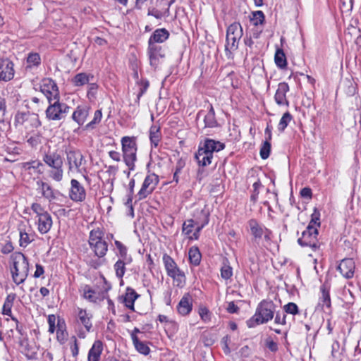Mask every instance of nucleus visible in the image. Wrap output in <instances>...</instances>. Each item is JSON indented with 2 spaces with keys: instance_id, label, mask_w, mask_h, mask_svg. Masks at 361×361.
Segmentation results:
<instances>
[{
  "instance_id": "4468645a",
  "label": "nucleus",
  "mask_w": 361,
  "mask_h": 361,
  "mask_svg": "<svg viewBox=\"0 0 361 361\" xmlns=\"http://www.w3.org/2000/svg\"><path fill=\"white\" fill-rule=\"evenodd\" d=\"M147 55L149 56L150 65L157 66L159 59L164 57L162 47L157 43L148 41Z\"/></svg>"
},
{
  "instance_id": "5fc2aeb1",
  "label": "nucleus",
  "mask_w": 361,
  "mask_h": 361,
  "mask_svg": "<svg viewBox=\"0 0 361 361\" xmlns=\"http://www.w3.org/2000/svg\"><path fill=\"white\" fill-rule=\"evenodd\" d=\"M102 117V113L101 110H97L94 114V118L92 121L87 123L85 126L86 128H94V125L99 123L101 121Z\"/></svg>"
},
{
  "instance_id": "dca6fc26",
  "label": "nucleus",
  "mask_w": 361,
  "mask_h": 361,
  "mask_svg": "<svg viewBox=\"0 0 361 361\" xmlns=\"http://www.w3.org/2000/svg\"><path fill=\"white\" fill-rule=\"evenodd\" d=\"M70 197L75 202H82L85 199L86 192L84 187L75 179L71 181Z\"/></svg>"
},
{
  "instance_id": "0e129e2a",
  "label": "nucleus",
  "mask_w": 361,
  "mask_h": 361,
  "mask_svg": "<svg viewBox=\"0 0 361 361\" xmlns=\"http://www.w3.org/2000/svg\"><path fill=\"white\" fill-rule=\"evenodd\" d=\"M56 319V318L54 314H50L48 316L49 331L50 333H54L55 331Z\"/></svg>"
},
{
  "instance_id": "6e6552de",
  "label": "nucleus",
  "mask_w": 361,
  "mask_h": 361,
  "mask_svg": "<svg viewBox=\"0 0 361 361\" xmlns=\"http://www.w3.org/2000/svg\"><path fill=\"white\" fill-rule=\"evenodd\" d=\"M49 106L45 113L49 121H59L63 119L70 110V106L65 103L60 102V98L48 101Z\"/></svg>"
},
{
  "instance_id": "4be33fe9",
  "label": "nucleus",
  "mask_w": 361,
  "mask_h": 361,
  "mask_svg": "<svg viewBox=\"0 0 361 361\" xmlns=\"http://www.w3.org/2000/svg\"><path fill=\"white\" fill-rule=\"evenodd\" d=\"M89 114V108L85 106H78L72 114V118L79 126L83 125Z\"/></svg>"
},
{
  "instance_id": "de8ad7c7",
  "label": "nucleus",
  "mask_w": 361,
  "mask_h": 361,
  "mask_svg": "<svg viewBox=\"0 0 361 361\" xmlns=\"http://www.w3.org/2000/svg\"><path fill=\"white\" fill-rule=\"evenodd\" d=\"M29 116L30 114L28 113L17 112L15 116L14 125L16 126L24 125L27 121H28Z\"/></svg>"
},
{
  "instance_id": "338daca9",
  "label": "nucleus",
  "mask_w": 361,
  "mask_h": 361,
  "mask_svg": "<svg viewBox=\"0 0 361 361\" xmlns=\"http://www.w3.org/2000/svg\"><path fill=\"white\" fill-rule=\"evenodd\" d=\"M147 15L154 16L157 19H161L163 17V13L154 8H149Z\"/></svg>"
},
{
  "instance_id": "7ed1b4c3",
  "label": "nucleus",
  "mask_w": 361,
  "mask_h": 361,
  "mask_svg": "<svg viewBox=\"0 0 361 361\" xmlns=\"http://www.w3.org/2000/svg\"><path fill=\"white\" fill-rule=\"evenodd\" d=\"M121 142L123 160L128 168L127 176H129L130 171L135 169L137 151L136 137L124 136L121 138Z\"/></svg>"
},
{
  "instance_id": "a211bd4d",
  "label": "nucleus",
  "mask_w": 361,
  "mask_h": 361,
  "mask_svg": "<svg viewBox=\"0 0 361 361\" xmlns=\"http://www.w3.org/2000/svg\"><path fill=\"white\" fill-rule=\"evenodd\" d=\"M289 91V86L286 82H280L276 90L274 99L278 105L286 106H289V102L286 98V93Z\"/></svg>"
},
{
  "instance_id": "c9c22d12",
  "label": "nucleus",
  "mask_w": 361,
  "mask_h": 361,
  "mask_svg": "<svg viewBox=\"0 0 361 361\" xmlns=\"http://www.w3.org/2000/svg\"><path fill=\"white\" fill-rule=\"evenodd\" d=\"M274 61L276 66L281 68H283L287 66L286 55L281 49H278L275 53Z\"/></svg>"
},
{
  "instance_id": "1a4fd4ad",
  "label": "nucleus",
  "mask_w": 361,
  "mask_h": 361,
  "mask_svg": "<svg viewBox=\"0 0 361 361\" xmlns=\"http://www.w3.org/2000/svg\"><path fill=\"white\" fill-rule=\"evenodd\" d=\"M66 158L69 171L76 170L78 173H82L87 181H90L89 178L84 174L87 172L85 167L86 160L80 151L70 150L66 152Z\"/></svg>"
},
{
  "instance_id": "58836bf2",
  "label": "nucleus",
  "mask_w": 361,
  "mask_h": 361,
  "mask_svg": "<svg viewBox=\"0 0 361 361\" xmlns=\"http://www.w3.org/2000/svg\"><path fill=\"white\" fill-rule=\"evenodd\" d=\"M189 259L193 265H198L201 260V254L197 247H191L188 252Z\"/></svg>"
},
{
  "instance_id": "69168bd1",
  "label": "nucleus",
  "mask_w": 361,
  "mask_h": 361,
  "mask_svg": "<svg viewBox=\"0 0 361 361\" xmlns=\"http://www.w3.org/2000/svg\"><path fill=\"white\" fill-rule=\"evenodd\" d=\"M27 142L31 147H36L40 143V136L39 135H35L27 139Z\"/></svg>"
},
{
  "instance_id": "b1692460",
  "label": "nucleus",
  "mask_w": 361,
  "mask_h": 361,
  "mask_svg": "<svg viewBox=\"0 0 361 361\" xmlns=\"http://www.w3.org/2000/svg\"><path fill=\"white\" fill-rule=\"evenodd\" d=\"M37 229L42 234H45L49 231L52 226V219L48 213L37 219Z\"/></svg>"
},
{
  "instance_id": "a18cd8bd",
  "label": "nucleus",
  "mask_w": 361,
  "mask_h": 361,
  "mask_svg": "<svg viewBox=\"0 0 361 361\" xmlns=\"http://www.w3.org/2000/svg\"><path fill=\"white\" fill-rule=\"evenodd\" d=\"M150 141L154 147H157L160 140L159 128L152 126L149 130Z\"/></svg>"
},
{
  "instance_id": "8fccbe9b",
  "label": "nucleus",
  "mask_w": 361,
  "mask_h": 361,
  "mask_svg": "<svg viewBox=\"0 0 361 361\" xmlns=\"http://www.w3.org/2000/svg\"><path fill=\"white\" fill-rule=\"evenodd\" d=\"M271 152V143L270 141L266 140L260 149V157L262 159H266L269 157Z\"/></svg>"
},
{
  "instance_id": "864d4df0",
  "label": "nucleus",
  "mask_w": 361,
  "mask_h": 361,
  "mask_svg": "<svg viewBox=\"0 0 361 361\" xmlns=\"http://www.w3.org/2000/svg\"><path fill=\"white\" fill-rule=\"evenodd\" d=\"M284 313L296 315L299 313L298 305L294 302H288L283 306Z\"/></svg>"
},
{
  "instance_id": "13d9d810",
  "label": "nucleus",
  "mask_w": 361,
  "mask_h": 361,
  "mask_svg": "<svg viewBox=\"0 0 361 361\" xmlns=\"http://www.w3.org/2000/svg\"><path fill=\"white\" fill-rule=\"evenodd\" d=\"M30 104L35 105V110L39 111L43 109L44 106V103L42 100L37 97H32L30 98Z\"/></svg>"
},
{
  "instance_id": "2eb2a0df",
  "label": "nucleus",
  "mask_w": 361,
  "mask_h": 361,
  "mask_svg": "<svg viewBox=\"0 0 361 361\" xmlns=\"http://www.w3.org/2000/svg\"><path fill=\"white\" fill-rule=\"evenodd\" d=\"M13 76V63L8 59H0V81H10Z\"/></svg>"
},
{
  "instance_id": "f3484780",
  "label": "nucleus",
  "mask_w": 361,
  "mask_h": 361,
  "mask_svg": "<svg viewBox=\"0 0 361 361\" xmlns=\"http://www.w3.org/2000/svg\"><path fill=\"white\" fill-rule=\"evenodd\" d=\"M80 292L82 293V296L90 302L97 303L104 298L99 292L95 291L89 285L82 286Z\"/></svg>"
},
{
  "instance_id": "052dcab7",
  "label": "nucleus",
  "mask_w": 361,
  "mask_h": 361,
  "mask_svg": "<svg viewBox=\"0 0 361 361\" xmlns=\"http://www.w3.org/2000/svg\"><path fill=\"white\" fill-rule=\"evenodd\" d=\"M27 122H29L30 126L33 128H38L41 126V122L37 114H30Z\"/></svg>"
},
{
  "instance_id": "a878e982",
  "label": "nucleus",
  "mask_w": 361,
  "mask_h": 361,
  "mask_svg": "<svg viewBox=\"0 0 361 361\" xmlns=\"http://www.w3.org/2000/svg\"><path fill=\"white\" fill-rule=\"evenodd\" d=\"M139 297V295L131 288H127L126 293L123 297V302L130 310L135 311L134 302Z\"/></svg>"
},
{
  "instance_id": "4d7b16f0",
  "label": "nucleus",
  "mask_w": 361,
  "mask_h": 361,
  "mask_svg": "<svg viewBox=\"0 0 361 361\" xmlns=\"http://www.w3.org/2000/svg\"><path fill=\"white\" fill-rule=\"evenodd\" d=\"M20 245L21 247H26L28 244L31 243V240L30 239L29 235L23 230H20Z\"/></svg>"
},
{
  "instance_id": "e433bc0d",
  "label": "nucleus",
  "mask_w": 361,
  "mask_h": 361,
  "mask_svg": "<svg viewBox=\"0 0 361 361\" xmlns=\"http://www.w3.org/2000/svg\"><path fill=\"white\" fill-rule=\"evenodd\" d=\"M252 16L250 21L255 27H259V25H262L264 24L265 16L262 11H254L252 13Z\"/></svg>"
},
{
  "instance_id": "9d476101",
  "label": "nucleus",
  "mask_w": 361,
  "mask_h": 361,
  "mask_svg": "<svg viewBox=\"0 0 361 361\" xmlns=\"http://www.w3.org/2000/svg\"><path fill=\"white\" fill-rule=\"evenodd\" d=\"M248 225L250 229V233L254 238L255 242H259L262 238L264 240L269 243L272 238V231L265 227L264 226L258 223L254 219L248 221Z\"/></svg>"
},
{
  "instance_id": "37998d69",
  "label": "nucleus",
  "mask_w": 361,
  "mask_h": 361,
  "mask_svg": "<svg viewBox=\"0 0 361 361\" xmlns=\"http://www.w3.org/2000/svg\"><path fill=\"white\" fill-rule=\"evenodd\" d=\"M195 226V219H190L185 221L182 227L183 233L190 238V236H191L192 234V230Z\"/></svg>"
},
{
  "instance_id": "e2e57ef3",
  "label": "nucleus",
  "mask_w": 361,
  "mask_h": 361,
  "mask_svg": "<svg viewBox=\"0 0 361 361\" xmlns=\"http://www.w3.org/2000/svg\"><path fill=\"white\" fill-rule=\"evenodd\" d=\"M276 312V317H275V323L278 324H286V315L284 312Z\"/></svg>"
},
{
  "instance_id": "423d86ee",
  "label": "nucleus",
  "mask_w": 361,
  "mask_h": 361,
  "mask_svg": "<svg viewBox=\"0 0 361 361\" xmlns=\"http://www.w3.org/2000/svg\"><path fill=\"white\" fill-rule=\"evenodd\" d=\"M319 220V218H317L316 220L312 219L305 230L302 231L301 237L298 240L300 245L310 247L314 251L319 248L320 244L317 239L318 230L317 227L312 225V223L314 222V224H317V226H319L320 222L317 223V221Z\"/></svg>"
},
{
  "instance_id": "774afa93",
  "label": "nucleus",
  "mask_w": 361,
  "mask_h": 361,
  "mask_svg": "<svg viewBox=\"0 0 361 361\" xmlns=\"http://www.w3.org/2000/svg\"><path fill=\"white\" fill-rule=\"evenodd\" d=\"M243 42H244L245 45L247 48H249L250 51H252L253 45H254V42H253L252 36H250L247 34H246L245 37L243 39Z\"/></svg>"
},
{
  "instance_id": "680f3d73",
  "label": "nucleus",
  "mask_w": 361,
  "mask_h": 361,
  "mask_svg": "<svg viewBox=\"0 0 361 361\" xmlns=\"http://www.w3.org/2000/svg\"><path fill=\"white\" fill-rule=\"evenodd\" d=\"M149 84L148 80H142L140 82V92L137 94V99L139 100L140 98L143 95V94L147 91Z\"/></svg>"
},
{
  "instance_id": "20e7f679",
  "label": "nucleus",
  "mask_w": 361,
  "mask_h": 361,
  "mask_svg": "<svg viewBox=\"0 0 361 361\" xmlns=\"http://www.w3.org/2000/svg\"><path fill=\"white\" fill-rule=\"evenodd\" d=\"M13 269L11 271L13 281L19 285L23 283L29 272V264L25 256L20 252L12 254Z\"/></svg>"
},
{
  "instance_id": "0eeeda50",
  "label": "nucleus",
  "mask_w": 361,
  "mask_h": 361,
  "mask_svg": "<svg viewBox=\"0 0 361 361\" xmlns=\"http://www.w3.org/2000/svg\"><path fill=\"white\" fill-rule=\"evenodd\" d=\"M162 261L167 275L173 279V283L177 286H183L185 283V275L173 259L165 253L162 257Z\"/></svg>"
},
{
  "instance_id": "603ef678",
  "label": "nucleus",
  "mask_w": 361,
  "mask_h": 361,
  "mask_svg": "<svg viewBox=\"0 0 361 361\" xmlns=\"http://www.w3.org/2000/svg\"><path fill=\"white\" fill-rule=\"evenodd\" d=\"M199 315L204 322H208L211 320V312L207 307L200 306L198 310Z\"/></svg>"
},
{
  "instance_id": "7c9ffc66",
  "label": "nucleus",
  "mask_w": 361,
  "mask_h": 361,
  "mask_svg": "<svg viewBox=\"0 0 361 361\" xmlns=\"http://www.w3.org/2000/svg\"><path fill=\"white\" fill-rule=\"evenodd\" d=\"M131 338L135 349L145 355H147L150 353L149 348L142 341H140L137 336L134 334H131Z\"/></svg>"
},
{
  "instance_id": "39448f33",
  "label": "nucleus",
  "mask_w": 361,
  "mask_h": 361,
  "mask_svg": "<svg viewBox=\"0 0 361 361\" xmlns=\"http://www.w3.org/2000/svg\"><path fill=\"white\" fill-rule=\"evenodd\" d=\"M243 35V29L240 23L234 22L227 27L225 45L226 56H230L238 49L239 40Z\"/></svg>"
},
{
  "instance_id": "5701e85b",
  "label": "nucleus",
  "mask_w": 361,
  "mask_h": 361,
  "mask_svg": "<svg viewBox=\"0 0 361 361\" xmlns=\"http://www.w3.org/2000/svg\"><path fill=\"white\" fill-rule=\"evenodd\" d=\"M37 190H39L42 195L47 199L49 201H51L56 198L54 189L51 186L41 180L37 181Z\"/></svg>"
},
{
  "instance_id": "72a5a7b5",
  "label": "nucleus",
  "mask_w": 361,
  "mask_h": 361,
  "mask_svg": "<svg viewBox=\"0 0 361 361\" xmlns=\"http://www.w3.org/2000/svg\"><path fill=\"white\" fill-rule=\"evenodd\" d=\"M41 63V58L38 53H30L27 57L26 68L37 67Z\"/></svg>"
},
{
  "instance_id": "6ab92c4d",
  "label": "nucleus",
  "mask_w": 361,
  "mask_h": 361,
  "mask_svg": "<svg viewBox=\"0 0 361 361\" xmlns=\"http://www.w3.org/2000/svg\"><path fill=\"white\" fill-rule=\"evenodd\" d=\"M192 310V298L189 293L185 294L177 305V311L182 316H186Z\"/></svg>"
},
{
  "instance_id": "6e6d98bb",
  "label": "nucleus",
  "mask_w": 361,
  "mask_h": 361,
  "mask_svg": "<svg viewBox=\"0 0 361 361\" xmlns=\"http://www.w3.org/2000/svg\"><path fill=\"white\" fill-rule=\"evenodd\" d=\"M135 180L133 178H132L130 182H129V184H128V190H129V192H128V200H127V202H126V204L127 205H130V209L133 211V207L131 205V202H132V200H133V192H134V187H135Z\"/></svg>"
},
{
  "instance_id": "09e8293b",
  "label": "nucleus",
  "mask_w": 361,
  "mask_h": 361,
  "mask_svg": "<svg viewBox=\"0 0 361 361\" xmlns=\"http://www.w3.org/2000/svg\"><path fill=\"white\" fill-rule=\"evenodd\" d=\"M103 238V232L99 229L92 230L90 233L89 244L92 245L95 242L100 241Z\"/></svg>"
},
{
  "instance_id": "bf43d9fd",
  "label": "nucleus",
  "mask_w": 361,
  "mask_h": 361,
  "mask_svg": "<svg viewBox=\"0 0 361 361\" xmlns=\"http://www.w3.org/2000/svg\"><path fill=\"white\" fill-rule=\"evenodd\" d=\"M342 12H349L353 9V0H340Z\"/></svg>"
},
{
  "instance_id": "ddd939ff",
  "label": "nucleus",
  "mask_w": 361,
  "mask_h": 361,
  "mask_svg": "<svg viewBox=\"0 0 361 361\" xmlns=\"http://www.w3.org/2000/svg\"><path fill=\"white\" fill-rule=\"evenodd\" d=\"M196 213L198 216L195 217L196 228L192 235L190 236V240H197L200 236L201 230L209 223V213L203 209H197Z\"/></svg>"
},
{
  "instance_id": "c756f323",
  "label": "nucleus",
  "mask_w": 361,
  "mask_h": 361,
  "mask_svg": "<svg viewBox=\"0 0 361 361\" xmlns=\"http://www.w3.org/2000/svg\"><path fill=\"white\" fill-rule=\"evenodd\" d=\"M91 248L94 250L96 256L103 257L106 255L108 250V245L105 240H102L90 245Z\"/></svg>"
},
{
  "instance_id": "393cba45",
  "label": "nucleus",
  "mask_w": 361,
  "mask_h": 361,
  "mask_svg": "<svg viewBox=\"0 0 361 361\" xmlns=\"http://www.w3.org/2000/svg\"><path fill=\"white\" fill-rule=\"evenodd\" d=\"M103 350L102 342L97 340L94 342L88 353V361H99Z\"/></svg>"
},
{
  "instance_id": "f8f14e48",
  "label": "nucleus",
  "mask_w": 361,
  "mask_h": 361,
  "mask_svg": "<svg viewBox=\"0 0 361 361\" xmlns=\"http://www.w3.org/2000/svg\"><path fill=\"white\" fill-rule=\"evenodd\" d=\"M158 182V177L155 174L153 173L147 176L144 180L142 188L137 193L139 200L145 199L150 195L155 189Z\"/></svg>"
},
{
  "instance_id": "c85d7f7f",
  "label": "nucleus",
  "mask_w": 361,
  "mask_h": 361,
  "mask_svg": "<svg viewBox=\"0 0 361 361\" xmlns=\"http://www.w3.org/2000/svg\"><path fill=\"white\" fill-rule=\"evenodd\" d=\"M78 317L81 324L85 326L87 332L90 331L92 324L91 322L92 315L85 310L78 308Z\"/></svg>"
},
{
  "instance_id": "3c124183",
  "label": "nucleus",
  "mask_w": 361,
  "mask_h": 361,
  "mask_svg": "<svg viewBox=\"0 0 361 361\" xmlns=\"http://www.w3.org/2000/svg\"><path fill=\"white\" fill-rule=\"evenodd\" d=\"M31 209L36 214V218L39 219L41 216L48 214V212L41 206L39 203H32Z\"/></svg>"
},
{
  "instance_id": "49530a36",
  "label": "nucleus",
  "mask_w": 361,
  "mask_h": 361,
  "mask_svg": "<svg viewBox=\"0 0 361 361\" xmlns=\"http://www.w3.org/2000/svg\"><path fill=\"white\" fill-rule=\"evenodd\" d=\"M233 275V269L228 264L227 260L224 262L223 266L221 268V276L225 280L229 279Z\"/></svg>"
},
{
  "instance_id": "4c0bfd02",
  "label": "nucleus",
  "mask_w": 361,
  "mask_h": 361,
  "mask_svg": "<svg viewBox=\"0 0 361 361\" xmlns=\"http://www.w3.org/2000/svg\"><path fill=\"white\" fill-rule=\"evenodd\" d=\"M90 78H92V76L86 73H78L73 78V83L75 86H82L87 84L90 81Z\"/></svg>"
},
{
  "instance_id": "aec40b11",
  "label": "nucleus",
  "mask_w": 361,
  "mask_h": 361,
  "mask_svg": "<svg viewBox=\"0 0 361 361\" xmlns=\"http://www.w3.org/2000/svg\"><path fill=\"white\" fill-rule=\"evenodd\" d=\"M338 269L345 278L350 279L354 274L355 262L352 259H344L339 264Z\"/></svg>"
},
{
  "instance_id": "cd10ccee",
  "label": "nucleus",
  "mask_w": 361,
  "mask_h": 361,
  "mask_svg": "<svg viewBox=\"0 0 361 361\" xmlns=\"http://www.w3.org/2000/svg\"><path fill=\"white\" fill-rule=\"evenodd\" d=\"M195 157L200 166H206L212 163L213 154L199 147Z\"/></svg>"
},
{
  "instance_id": "473e14b6",
  "label": "nucleus",
  "mask_w": 361,
  "mask_h": 361,
  "mask_svg": "<svg viewBox=\"0 0 361 361\" xmlns=\"http://www.w3.org/2000/svg\"><path fill=\"white\" fill-rule=\"evenodd\" d=\"M321 290V296L319 297V304L324 306H326L327 308L331 307V298L329 290L326 288V287L323 285L320 288Z\"/></svg>"
},
{
  "instance_id": "a19ab883",
  "label": "nucleus",
  "mask_w": 361,
  "mask_h": 361,
  "mask_svg": "<svg viewBox=\"0 0 361 361\" xmlns=\"http://www.w3.org/2000/svg\"><path fill=\"white\" fill-rule=\"evenodd\" d=\"M115 245L118 250L119 256L121 258L125 259L127 263H130L132 259L130 256H128L126 247L118 240H115Z\"/></svg>"
},
{
  "instance_id": "f257e3e1",
  "label": "nucleus",
  "mask_w": 361,
  "mask_h": 361,
  "mask_svg": "<svg viewBox=\"0 0 361 361\" xmlns=\"http://www.w3.org/2000/svg\"><path fill=\"white\" fill-rule=\"evenodd\" d=\"M276 305L271 300H264L258 305L252 317L247 322L250 328L257 325L267 323L274 317Z\"/></svg>"
},
{
  "instance_id": "ea45409f",
  "label": "nucleus",
  "mask_w": 361,
  "mask_h": 361,
  "mask_svg": "<svg viewBox=\"0 0 361 361\" xmlns=\"http://www.w3.org/2000/svg\"><path fill=\"white\" fill-rule=\"evenodd\" d=\"M127 262L121 259H118L114 264V269L116 272V275L118 278L122 279L126 271V265L128 264Z\"/></svg>"
},
{
  "instance_id": "9b49d317",
  "label": "nucleus",
  "mask_w": 361,
  "mask_h": 361,
  "mask_svg": "<svg viewBox=\"0 0 361 361\" xmlns=\"http://www.w3.org/2000/svg\"><path fill=\"white\" fill-rule=\"evenodd\" d=\"M40 90L47 97V101L60 98L58 87L51 78H44L42 80Z\"/></svg>"
},
{
  "instance_id": "bb28decb",
  "label": "nucleus",
  "mask_w": 361,
  "mask_h": 361,
  "mask_svg": "<svg viewBox=\"0 0 361 361\" xmlns=\"http://www.w3.org/2000/svg\"><path fill=\"white\" fill-rule=\"evenodd\" d=\"M169 35V32L166 29L159 28L154 31L148 41L157 44L163 43L168 39Z\"/></svg>"
},
{
  "instance_id": "c03bdc74",
  "label": "nucleus",
  "mask_w": 361,
  "mask_h": 361,
  "mask_svg": "<svg viewBox=\"0 0 361 361\" xmlns=\"http://www.w3.org/2000/svg\"><path fill=\"white\" fill-rule=\"evenodd\" d=\"M292 119L293 116L288 111L284 113L278 125L279 131L283 132Z\"/></svg>"
},
{
  "instance_id": "f704fd0d",
  "label": "nucleus",
  "mask_w": 361,
  "mask_h": 361,
  "mask_svg": "<svg viewBox=\"0 0 361 361\" xmlns=\"http://www.w3.org/2000/svg\"><path fill=\"white\" fill-rule=\"evenodd\" d=\"M15 298V294H9L7 295L2 309V313L4 314L11 317V308L13 307Z\"/></svg>"
},
{
  "instance_id": "79ce46f5",
  "label": "nucleus",
  "mask_w": 361,
  "mask_h": 361,
  "mask_svg": "<svg viewBox=\"0 0 361 361\" xmlns=\"http://www.w3.org/2000/svg\"><path fill=\"white\" fill-rule=\"evenodd\" d=\"M164 329L168 337L171 338L177 333L178 325L176 322L170 320L164 324Z\"/></svg>"
},
{
  "instance_id": "f03ea898",
  "label": "nucleus",
  "mask_w": 361,
  "mask_h": 361,
  "mask_svg": "<svg viewBox=\"0 0 361 361\" xmlns=\"http://www.w3.org/2000/svg\"><path fill=\"white\" fill-rule=\"evenodd\" d=\"M42 160L50 168L49 177L54 181H61L63 177V159L57 151L49 150L43 155Z\"/></svg>"
},
{
  "instance_id": "2f4dec72",
  "label": "nucleus",
  "mask_w": 361,
  "mask_h": 361,
  "mask_svg": "<svg viewBox=\"0 0 361 361\" xmlns=\"http://www.w3.org/2000/svg\"><path fill=\"white\" fill-rule=\"evenodd\" d=\"M205 127L214 128L217 126V121L215 118V112L212 105H210L209 109L204 118Z\"/></svg>"
},
{
  "instance_id": "412c9836",
  "label": "nucleus",
  "mask_w": 361,
  "mask_h": 361,
  "mask_svg": "<svg viewBox=\"0 0 361 361\" xmlns=\"http://www.w3.org/2000/svg\"><path fill=\"white\" fill-rule=\"evenodd\" d=\"M199 147L213 154L214 152H219L224 149L225 145L221 142L207 138L202 144L200 145Z\"/></svg>"
}]
</instances>
